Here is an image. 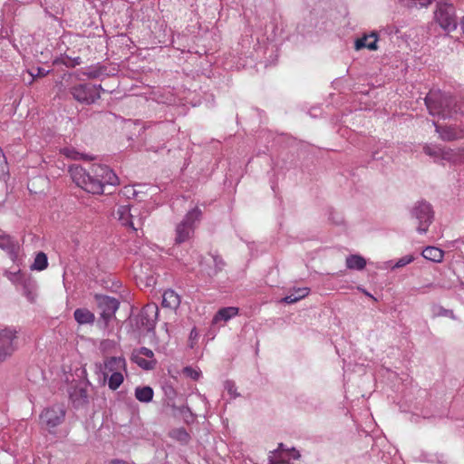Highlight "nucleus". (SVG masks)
<instances>
[{"label":"nucleus","instance_id":"33","mask_svg":"<svg viewBox=\"0 0 464 464\" xmlns=\"http://www.w3.org/2000/svg\"><path fill=\"white\" fill-rule=\"evenodd\" d=\"M446 150V149H441L434 145L426 144L423 147V151L425 154L434 158V160H442V153Z\"/></svg>","mask_w":464,"mask_h":464},{"label":"nucleus","instance_id":"44","mask_svg":"<svg viewBox=\"0 0 464 464\" xmlns=\"http://www.w3.org/2000/svg\"><path fill=\"white\" fill-rule=\"evenodd\" d=\"M37 71H38V72H37V76H44V75H45V73L47 72H45V71H44V69H42V68H37Z\"/></svg>","mask_w":464,"mask_h":464},{"label":"nucleus","instance_id":"48","mask_svg":"<svg viewBox=\"0 0 464 464\" xmlns=\"http://www.w3.org/2000/svg\"><path fill=\"white\" fill-rule=\"evenodd\" d=\"M194 330L190 332V335L195 336V334H193Z\"/></svg>","mask_w":464,"mask_h":464},{"label":"nucleus","instance_id":"40","mask_svg":"<svg viewBox=\"0 0 464 464\" xmlns=\"http://www.w3.org/2000/svg\"><path fill=\"white\" fill-rule=\"evenodd\" d=\"M61 152L63 155H64L65 157L72 159V160H78V159H81L82 156V154L77 152L72 148H63L61 150Z\"/></svg>","mask_w":464,"mask_h":464},{"label":"nucleus","instance_id":"5","mask_svg":"<svg viewBox=\"0 0 464 464\" xmlns=\"http://www.w3.org/2000/svg\"><path fill=\"white\" fill-rule=\"evenodd\" d=\"M434 19L436 23L448 33L457 29L458 22L456 10L454 5L449 2L440 1L437 3Z\"/></svg>","mask_w":464,"mask_h":464},{"label":"nucleus","instance_id":"7","mask_svg":"<svg viewBox=\"0 0 464 464\" xmlns=\"http://www.w3.org/2000/svg\"><path fill=\"white\" fill-rule=\"evenodd\" d=\"M411 214L412 218H415L418 223V233L425 234L428 231L429 227L432 223L434 218L431 205L426 201H420L413 207Z\"/></svg>","mask_w":464,"mask_h":464},{"label":"nucleus","instance_id":"22","mask_svg":"<svg viewBox=\"0 0 464 464\" xmlns=\"http://www.w3.org/2000/svg\"><path fill=\"white\" fill-rule=\"evenodd\" d=\"M422 256L430 261L440 263L444 256V252L437 246H426L422 253Z\"/></svg>","mask_w":464,"mask_h":464},{"label":"nucleus","instance_id":"15","mask_svg":"<svg viewBox=\"0 0 464 464\" xmlns=\"http://www.w3.org/2000/svg\"><path fill=\"white\" fill-rule=\"evenodd\" d=\"M378 36L377 33L372 32L370 34H365L355 41L354 47L356 50L367 48L372 51L378 49L377 46Z\"/></svg>","mask_w":464,"mask_h":464},{"label":"nucleus","instance_id":"41","mask_svg":"<svg viewBox=\"0 0 464 464\" xmlns=\"http://www.w3.org/2000/svg\"><path fill=\"white\" fill-rule=\"evenodd\" d=\"M136 354H139L141 357L144 356L148 360H155L153 352L147 347L140 348Z\"/></svg>","mask_w":464,"mask_h":464},{"label":"nucleus","instance_id":"23","mask_svg":"<svg viewBox=\"0 0 464 464\" xmlns=\"http://www.w3.org/2000/svg\"><path fill=\"white\" fill-rule=\"evenodd\" d=\"M209 261L213 264V269H203L208 277L217 276L225 267L224 260L218 255H209Z\"/></svg>","mask_w":464,"mask_h":464},{"label":"nucleus","instance_id":"19","mask_svg":"<svg viewBox=\"0 0 464 464\" xmlns=\"http://www.w3.org/2000/svg\"><path fill=\"white\" fill-rule=\"evenodd\" d=\"M238 314V308L234 306H227L219 309L215 314L212 323L218 324L219 322H227Z\"/></svg>","mask_w":464,"mask_h":464},{"label":"nucleus","instance_id":"18","mask_svg":"<svg viewBox=\"0 0 464 464\" xmlns=\"http://www.w3.org/2000/svg\"><path fill=\"white\" fill-rule=\"evenodd\" d=\"M442 160L454 165L464 164V148H458L457 150L446 149L442 153Z\"/></svg>","mask_w":464,"mask_h":464},{"label":"nucleus","instance_id":"6","mask_svg":"<svg viewBox=\"0 0 464 464\" xmlns=\"http://www.w3.org/2000/svg\"><path fill=\"white\" fill-rule=\"evenodd\" d=\"M101 85L91 82H81L70 88V93L80 103L90 105L101 98Z\"/></svg>","mask_w":464,"mask_h":464},{"label":"nucleus","instance_id":"36","mask_svg":"<svg viewBox=\"0 0 464 464\" xmlns=\"http://www.w3.org/2000/svg\"><path fill=\"white\" fill-rule=\"evenodd\" d=\"M84 74L91 79H97L100 76L105 74V67L103 66H95V67H89L86 69V72Z\"/></svg>","mask_w":464,"mask_h":464},{"label":"nucleus","instance_id":"37","mask_svg":"<svg viewBox=\"0 0 464 464\" xmlns=\"http://www.w3.org/2000/svg\"><path fill=\"white\" fill-rule=\"evenodd\" d=\"M412 256H405L401 257L399 260H397L394 264H392V261H389L388 264L391 266L392 269L401 268L402 266H405L406 265L411 264L413 261Z\"/></svg>","mask_w":464,"mask_h":464},{"label":"nucleus","instance_id":"11","mask_svg":"<svg viewBox=\"0 0 464 464\" xmlns=\"http://www.w3.org/2000/svg\"><path fill=\"white\" fill-rule=\"evenodd\" d=\"M96 299L98 306L102 311V318L106 322L110 321L119 308V301L116 298L108 295H96Z\"/></svg>","mask_w":464,"mask_h":464},{"label":"nucleus","instance_id":"29","mask_svg":"<svg viewBox=\"0 0 464 464\" xmlns=\"http://www.w3.org/2000/svg\"><path fill=\"white\" fill-rule=\"evenodd\" d=\"M433 317H449L454 321L459 320L458 316L455 315L453 310L446 309L440 304H434L431 307Z\"/></svg>","mask_w":464,"mask_h":464},{"label":"nucleus","instance_id":"13","mask_svg":"<svg viewBox=\"0 0 464 464\" xmlns=\"http://www.w3.org/2000/svg\"><path fill=\"white\" fill-rule=\"evenodd\" d=\"M0 248L5 250L14 263L18 261L20 245L11 236L0 231Z\"/></svg>","mask_w":464,"mask_h":464},{"label":"nucleus","instance_id":"10","mask_svg":"<svg viewBox=\"0 0 464 464\" xmlns=\"http://www.w3.org/2000/svg\"><path fill=\"white\" fill-rule=\"evenodd\" d=\"M285 453H291L292 459H299L300 452L295 448H286L284 443H279L277 449L271 450L268 455V464H291L285 458Z\"/></svg>","mask_w":464,"mask_h":464},{"label":"nucleus","instance_id":"21","mask_svg":"<svg viewBox=\"0 0 464 464\" xmlns=\"http://www.w3.org/2000/svg\"><path fill=\"white\" fill-rule=\"evenodd\" d=\"M180 304L179 295L173 290L168 289L162 295V306L176 309Z\"/></svg>","mask_w":464,"mask_h":464},{"label":"nucleus","instance_id":"30","mask_svg":"<svg viewBox=\"0 0 464 464\" xmlns=\"http://www.w3.org/2000/svg\"><path fill=\"white\" fill-rule=\"evenodd\" d=\"M131 220H133V227H129L134 231H137L139 228H140L143 225V221L145 218V216L141 213V208L140 206H133L132 215H131Z\"/></svg>","mask_w":464,"mask_h":464},{"label":"nucleus","instance_id":"47","mask_svg":"<svg viewBox=\"0 0 464 464\" xmlns=\"http://www.w3.org/2000/svg\"><path fill=\"white\" fill-rule=\"evenodd\" d=\"M199 398L203 401H207V398L201 394L198 395Z\"/></svg>","mask_w":464,"mask_h":464},{"label":"nucleus","instance_id":"2","mask_svg":"<svg viewBox=\"0 0 464 464\" xmlns=\"http://www.w3.org/2000/svg\"><path fill=\"white\" fill-rule=\"evenodd\" d=\"M425 104L432 116L441 119H453L462 113L461 106L456 99L449 93L440 90H431L425 97Z\"/></svg>","mask_w":464,"mask_h":464},{"label":"nucleus","instance_id":"3","mask_svg":"<svg viewBox=\"0 0 464 464\" xmlns=\"http://www.w3.org/2000/svg\"><path fill=\"white\" fill-rule=\"evenodd\" d=\"M126 372V360L123 357H109L102 363H95V372L99 375V382L111 390H117L123 382V372Z\"/></svg>","mask_w":464,"mask_h":464},{"label":"nucleus","instance_id":"45","mask_svg":"<svg viewBox=\"0 0 464 464\" xmlns=\"http://www.w3.org/2000/svg\"><path fill=\"white\" fill-rule=\"evenodd\" d=\"M362 293H363L366 296H369V297H371V298H372V299H374V300H375V298L373 297V295H371L369 292H367V291H366V290H364V289H362Z\"/></svg>","mask_w":464,"mask_h":464},{"label":"nucleus","instance_id":"28","mask_svg":"<svg viewBox=\"0 0 464 464\" xmlns=\"http://www.w3.org/2000/svg\"><path fill=\"white\" fill-rule=\"evenodd\" d=\"M153 390L150 386L137 387L135 389V397L140 402L148 403L153 399Z\"/></svg>","mask_w":464,"mask_h":464},{"label":"nucleus","instance_id":"12","mask_svg":"<svg viewBox=\"0 0 464 464\" xmlns=\"http://www.w3.org/2000/svg\"><path fill=\"white\" fill-rule=\"evenodd\" d=\"M436 132L444 141H452L464 139V128L455 125H440L436 121H432Z\"/></svg>","mask_w":464,"mask_h":464},{"label":"nucleus","instance_id":"17","mask_svg":"<svg viewBox=\"0 0 464 464\" xmlns=\"http://www.w3.org/2000/svg\"><path fill=\"white\" fill-rule=\"evenodd\" d=\"M18 287L21 288L23 295L29 302L34 303L35 301L37 296L36 283L31 276H27Z\"/></svg>","mask_w":464,"mask_h":464},{"label":"nucleus","instance_id":"16","mask_svg":"<svg viewBox=\"0 0 464 464\" xmlns=\"http://www.w3.org/2000/svg\"><path fill=\"white\" fill-rule=\"evenodd\" d=\"M133 206L121 205L115 211V216L120 223L124 227H133V220H131Z\"/></svg>","mask_w":464,"mask_h":464},{"label":"nucleus","instance_id":"38","mask_svg":"<svg viewBox=\"0 0 464 464\" xmlns=\"http://www.w3.org/2000/svg\"><path fill=\"white\" fill-rule=\"evenodd\" d=\"M224 387L227 393L230 395L231 399H236L240 396V394L237 392V386L233 381H226L224 383Z\"/></svg>","mask_w":464,"mask_h":464},{"label":"nucleus","instance_id":"24","mask_svg":"<svg viewBox=\"0 0 464 464\" xmlns=\"http://www.w3.org/2000/svg\"><path fill=\"white\" fill-rule=\"evenodd\" d=\"M70 398L73 405L77 408L88 402V394L83 388H74L72 392H70Z\"/></svg>","mask_w":464,"mask_h":464},{"label":"nucleus","instance_id":"1","mask_svg":"<svg viewBox=\"0 0 464 464\" xmlns=\"http://www.w3.org/2000/svg\"><path fill=\"white\" fill-rule=\"evenodd\" d=\"M72 181L81 188L92 194H102L108 186L119 183L117 175L108 166L93 164L88 170L73 165L69 169Z\"/></svg>","mask_w":464,"mask_h":464},{"label":"nucleus","instance_id":"27","mask_svg":"<svg viewBox=\"0 0 464 464\" xmlns=\"http://www.w3.org/2000/svg\"><path fill=\"white\" fill-rule=\"evenodd\" d=\"M432 2L433 0H399L401 6L408 10L426 8Z\"/></svg>","mask_w":464,"mask_h":464},{"label":"nucleus","instance_id":"35","mask_svg":"<svg viewBox=\"0 0 464 464\" xmlns=\"http://www.w3.org/2000/svg\"><path fill=\"white\" fill-rule=\"evenodd\" d=\"M169 436L182 443H187L189 440V435L184 428L174 429L169 432Z\"/></svg>","mask_w":464,"mask_h":464},{"label":"nucleus","instance_id":"31","mask_svg":"<svg viewBox=\"0 0 464 464\" xmlns=\"http://www.w3.org/2000/svg\"><path fill=\"white\" fill-rule=\"evenodd\" d=\"M48 266V259L47 256L44 252H39L35 258L34 263L31 266L32 270H37L42 271L45 269Z\"/></svg>","mask_w":464,"mask_h":464},{"label":"nucleus","instance_id":"14","mask_svg":"<svg viewBox=\"0 0 464 464\" xmlns=\"http://www.w3.org/2000/svg\"><path fill=\"white\" fill-rule=\"evenodd\" d=\"M159 309L154 304L145 305L139 315L140 324L148 331L152 330L158 319Z\"/></svg>","mask_w":464,"mask_h":464},{"label":"nucleus","instance_id":"20","mask_svg":"<svg viewBox=\"0 0 464 464\" xmlns=\"http://www.w3.org/2000/svg\"><path fill=\"white\" fill-rule=\"evenodd\" d=\"M73 317L79 324H92L94 323L95 315L87 308H77Z\"/></svg>","mask_w":464,"mask_h":464},{"label":"nucleus","instance_id":"25","mask_svg":"<svg viewBox=\"0 0 464 464\" xmlns=\"http://www.w3.org/2000/svg\"><path fill=\"white\" fill-rule=\"evenodd\" d=\"M366 266V260L360 255H350L346 257V266L353 270H362Z\"/></svg>","mask_w":464,"mask_h":464},{"label":"nucleus","instance_id":"8","mask_svg":"<svg viewBox=\"0 0 464 464\" xmlns=\"http://www.w3.org/2000/svg\"><path fill=\"white\" fill-rule=\"evenodd\" d=\"M18 330L14 326H6L0 330V361L11 356L17 348Z\"/></svg>","mask_w":464,"mask_h":464},{"label":"nucleus","instance_id":"34","mask_svg":"<svg viewBox=\"0 0 464 464\" xmlns=\"http://www.w3.org/2000/svg\"><path fill=\"white\" fill-rule=\"evenodd\" d=\"M5 276L18 287L22 282L26 278V275L22 273L20 269L17 271H5Z\"/></svg>","mask_w":464,"mask_h":464},{"label":"nucleus","instance_id":"32","mask_svg":"<svg viewBox=\"0 0 464 464\" xmlns=\"http://www.w3.org/2000/svg\"><path fill=\"white\" fill-rule=\"evenodd\" d=\"M131 359L135 363H137L140 368L144 370H152L157 364L156 360H148L140 356L139 354H133Z\"/></svg>","mask_w":464,"mask_h":464},{"label":"nucleus","instance_id":"43","mask_svg":"<svg viewBox=\"0 0 464 464\" xmlns=\"http://www.w3.org/2000/svg\"><path fill=\"white\" fill-rule=\"evenodd\" d=\"M178 410H179V411L180 413H182V414H184V413H186V412H188V413H190V414H191L190 409H189V407H188V406H187V405H182V406H180Z\"/></svg>","mask_w":464,"mask_h":464},{"label":"nucleus","instance_id":"26","mask_svg":"<svg viewBox=\"0 0 464 464\" xmlns=\"http://www.w3.org/2000/svg\"><path fill=\"white\" fill-rule=\"evenodd\" d=\"M309 292H310V289L307 287H301V288L295 289L293 292H291L289 295H287L286 296H285L283 298V302H285L286 304L296 303L297 301H299V300L304 298L306 295H308Z\"/></svg>","mask_w":464,"mask_h":464},{"label":"nucleus","instance_id":"42","mask_svg":"<svg viewBox=\"0 0 464 464\" xmlns=\"http://www.w3.org/2000/svg\"><path fill=\"white\" fill-rule=\"evenodd\" d=\"M199 266H200V272L204 273V274H205V271H203V269H213V264L211 263V261H209V257L204 258V260H201L199 262Z\"/></svg>","mask_w":464,"mask_h":464},{"label":"nucleus","instance_id":"46","mask_svg":"<svg viewBox=\"0 0 464 464\" xmlns=\"http://www.w3.org/2000/svg\"><path fill=\"white\" fill-rule=\"evenodd\" d=\"M285 458L290 461V459H292L291 453H285Z\"/></svg>","mask_w":464,"mask_h":464},{"label":"nucleus","instance_id":"4","mask_svg":"<svg viewBox=\"0 0 464 464\" xmlns=\"http://www.w3.org/2000/svg\"><path fill=\"white\" fill-rule=\"evenodd\" d=\"M201 217L202 212L198 207H195L185 215L175 228L174 241L176 244L185 243L193 237L196 226L200 221Z\"/></svg>","mask_w":464,"mask_h":464},{"label":"nucleus","instance_id":"49","mask_svg":"<svg viewBox=\"0 0 464 464\" xmlns=\"http://www.w3.org/2000/svg\"><path fill=\"white\" fill-rule=\"evenodd\" d=\"M194 330L190 332V335L195 336V334H193Z\"/></svg>","mask_w":464,"mask_h":464},{"label":"nucleus","instance_id":"9","mask_svg":"<svg viewBox=\"0 0 464 464\" xmlns=\"http://www.w3.org/2000/svg\"><path fill=\"white\" fill-rule=\"evenodd\" d=\"M65 410L63 405H53L43 411L40 420L49 430L57 427L64 420Z\"/></svg>","mask_w":464,"mask_h":464},{"label":"nucleus","instance_id":"39","mask_svg":"<svg viewBox=\"0 0 464 464\" xmlns=\"http://www.w3.org/2000/svg\"><path fill=\"white\" fill-rule=\"evenodd\" d=\"M183 372L187 377H189L192 380H198L201 376V371L199 369L192 368L190 366H187L183 369Z\"/></svg>","mask_w":464,"mask_h":464}]
</instances>
